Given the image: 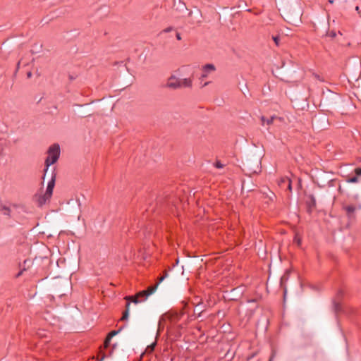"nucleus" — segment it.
<instances>
[{
  "mask_svg": "<svg viewBox=\"0 0 361 361\" xmlns=\"http://www.w3.org/2000/svg\"><path fill=\"white\" fill-rule=\"evenodd\" d=\"M60 156V147L58 144L51 145L47 151V157L45 159V166L44 171L43 180L45 179L48 173L49 167L55 164Z\"/></svg>",
  "mask_w": 361,
  "mask_h": 361,
  "instance_id": "f257e3e1",
  "label": "nucleus"
},
{
  "mask_svg": "<svg viewBox=\"0 0 361 361\" xmlns=\"http://www.w3.org/2000/svg\"><path fill=\"white\" fill-rule=\"evenodd\" d=\"M167 277H168V273L166 271H165L164 275L159 279V281L154 286L149 287L147 290L139 292L135 296H127V297H126V300H129L132 299V301L134 303H137L138 302H140L138 300V298H140V297H145V300L148 296H149L153 293H154V291L157 290V287L159 286V284L161 282H162Z\"/></svg>",
  "mask_w": 361,
  "mask_h": 361,
  "instance_id": "f03ea898",
  "label": "nucleus"
},
{
  "mask_svg": "<svg viewBox=\"0 0 361 361\" xmlns=\"http://www.w3.org/2000/svg\"><path fill=\"white\" fill-rule=\"evenodd\" d=\"M55 181L56 173L54 170H52L51 172L50 180L48 182L45 193L43 195H40L37 197V202L40 206L44 204L51 198L55 185Z\"/></svg>",
  "mask_w": 361,
  "mask_h": 361,
  "instance_id": "7ed1b4c3",
  "label": "nucleus"
},
{
  "mask_svg": "<svg viewBox=\"0 0 361 361\" xmlns=\"http://www.w3.org/2000/svg\"><path fill=\"white\" fill-rule=\"evenodd\" d=\"M342 208L345 212L347 216L349 218H352L354 216L355 212L361 209V204L358 203L343 204Z\"/></svg>",
  "mask_w": 361,
  "mask_h": 361,
  "instance_id": "20e7f679",
  "label": "nucleus"
},
{
  "mask_svg": "<svg viewBox=\"0 0 361 361\" xmlns=\"http://www.w3.org/2000/svg\"><path fill=\"white\" fill-rule=\"evenodd\" d=\"M166 87L171 89H178L182 87V82L176 76H170L166 82Z\"/></svg>",
  "mask_w": 361,
  "mask_h": 361,
  "instance_id": "39448f33",
  "label": "nucleus"
},
{
  "mask_svg": "<svg viewBox=\"0 0 361 361\" xmlns=\"http://www.w3.org/2000/svg\"><path fill=\"white\" fill-rule=\"evenodd\" d=\"M216 70L215 66L213 64H207L202 67V73L201 75L202 78H206L209 75L214 72Z\"/></svg>",
  "mask_w": 361,
  "mask_h": 361,
  "instance_id": "423d86ee",
  "label": "nucleus"
},
{
  "mask_svg": "<svg viewBox=\"0 0 361 361\" xmlns=\"http://www.w3.org/2000/svg\"><path fill=\"white\" fill-rule=\"evenodd\" d=\"M180 81L182 82V87H190L192 86V80L190 78H185Z\"/></svg>",
  "mask_w": 361,
  "mask_h": 361,
  "instance_id": "0eeeda50",
  "label": "nucleus"
},
{
  "mask_svg": "<svg viewBox=\"0 0 361 361\" xmlns=\"http://www.w3.org/2000/svg\"><path fill=\"white\" fill-rule=\"evenodd\" d=\"M261 120L263 125L265 123H267V125H270L273 123L274 117H271L270 118H266L265 117L262 116Z\"/></svg>",
  "mask_w": 361,
  "mask_h": 361,
  "instance_id": "6e6552de",
  "label": "nucleus"
},
{
  "mask_svg": "<svg viewBox=\"0 0 361 361\" xmlns=\"http://www.w3.org/2000/svg\"><path fill=\"white\" fill-rule=\"evenodd\" d=\"M129 306H130V302H128L127 305H126V310L125 311V312L123 313L122 317H121V320H126L128 319V312H129Z\"/></svg>",
  "mask_w": 361,
  "mask_h": 361,
  "instance_id": "1a4fd4ad",
  "label": "nucleus"
},
{
  "mask_svg": "<svg viewBox=\"0 0 361 361\" xmlns=\"http://www.w3.org/2000/svg\"><path fill=\"white\" fill-rule=\"evenodd\" d=\"M281 182L282 183H285V182H287L288 183V188L290 191L292 190V186H291V181L289 178H282L281 179Z\"/></svg>",
  "mask_w": 361,
  "mask_h": 361,
  "instance_id": "9d476101",
  "label": "nucleus"
},
{
  "mask_svg": "<svg viewBox=\"0 0 361 361\" xmlns=\"http://www.w3.org/2000/svg\"><path fill=\"white\" fill-rule=\"evenodd\" d=\"M358 180H358V177L354 176V177L348 178L347 180V182L349 183H357Z\"/></svg>",
  "mask_w": 361,
  "mask_h": 361,
  "instance_id": "9b49d317",
  "label": "nucleus"
},
{
  "mask_svg": "<svg viewBox=\"0 0 361 361\" xmlns=\"http://www.w3.org/2000/svg\"><path fill=\"white\" fill-rule=\"evenodd\" d=\"M118 333V331H111L109 334V337L106 338V343L108 342L111 338L114 336H115L116 334Z\"/></svg>",
  "mask_w": 361,
  "mask_h": 361,
  "instance_id": "f8f14e48",
  "label": "nucleus"
},
{
  "mask_svg": "<svg viewBox=\"0 0 361 361\" xmlns=\"http://www.w3.org/2000/svg\"><path fill=\"white\" fill-rule=\"evenodd\" d=\"M354 172H355V176H357V177L360 176H361V168H356L354 170Z\"/></svg>",
  "mask_w": 361,
  "mask_h": 361,
  "instance_id": "ddd939ff",
  "label": "nucleus"
},
{
  "mask_svg": "<svg viewBox=\"0 0 361 361\" xmlns=\"http://www.w3.org/2000/svg\"><path fill=\"white\" fill-rule=\"evenodd\" d=\"M357 96L361 100V86H358L357 88Z\"/></svg>",
  "mask_w": 361,
  "mask_h": 361,
  "instance_id": "4468645a",
  "label": "nucleus"
},
{
  "mask_svg": "<svg viewBox=\"0 0 361 361\" xmlns=\"http://www.w3.org/2000/svg\"><path fill=\"white\" fill-rule=\"evenodd\" d=\"M273 40L274 41L275 44L279 46V37L278 36L273 37Z\"/></svg>",
  "mask_w": 361,
  "mask_h": 361,
  "instance_id": "2eb2a0df",
  "label": "nucleus"
},
{
  "mask_svg": "<svg viewBox=\"0 0 361 361\" xmlns=\"http://www.w3.org/2000/svg\"><path fill=\"white\" fill-rule=\"evenodd\" d=\"M199 307H200V305H197L195 307V312H198V316H200L201 312H202V310L200 308H199Z\"/></svg>",
  "mask_w": 361,
  "mask_h": 361,
  "instance_id": "dca6fc26",
  "label": "nucleus"
},
{
  "mask_svg": "<svg viewBox=\"0 0 361 361\" xmlns=\"http://www.w3.org/2000/svg\"><path fill=\"white\" fill-rule=\"evenodd\" d=\"M173 28L172 27H169L163 30L164 32H169L172 31Z\"/></svg>",
  "mask_w": 361,
  "mask_h": 361,
  "instance_id": "f3484780",
  "label": "nucleus"
},
{
  "mask_svg": "<svg viewBox=\"0 0 361 361\" xmlns=\"http://www.w3.org/2000/svg\"><path fill=\"white\" fill-rule=\"evenodd\" d=\"M216 167L218 168V169H221L223 168V164L220 162H216V164H215Z\"/></svg>",
  "mask_w": 361,
  "mask_h": 361,
  "instance_id": "a211bd4d",
  "label": "nucleus"
},
{
  "mask_svg": "<svg viewBox=\"0 0 361 361\" xmlns=\"http://www.w3.org/2000/svg\"><path fill=\"white\" fill-rule=\"evenodd\" d=\"M176 39H177L178 40H181V39H182V38H181V36H180V33H179V32H177V33H176Z\"/></svg>",
  "mask_w": 361,
  "mask_h": 361,
  "instance_id": "6ab92c4d",
  "label": "nucleus"
},
{
  "mask_svg": "<svg viewBox=\"0 0 361 361\" xmlns=\"http://www.w3.org/2000/svg\"><path fill=\"white\" fill-rule=\"evenodd\" d=\"M3 154L2 143H0V156Z\"/></svg>",
  "mask_w": 361,
  "mask_h": 361,
  "instance_id": "aec40b11",
  "label": "nucleus"
},
{
  "mask_svg": "<svg viewBox=\"0 0 361 361\" xmlns=\"http://www.w3.org/2000/svg\"><path fill=\"white\" fill-rule=\"evenodd\" d=\"M27 75V78H30L32 76L31 72H28Z\"/></svg>",
  "mask_w": 361,
  "mask_h": 361,
  "instance_id": "412c9836",
  "label": "nucleus"
},
{
  "mask_svg": "<svg viewBox=\"0 0 361 361\" xmlns=\"http://www.w3.org/2000/svg\"><path fill=\"white\" fill-rule=\"evenodd\" d=\"M355 9H356V11H359V10H360L359 6H356Z\"/></svg>",
  "mask_w": 361,
  "mask_h": 361,
  "instance_id": "4be33fe9",
  "label": "nucleus"
},
{
  "mask_svg": "<svg viewBox=\"0 0 361 361\" xmlns=\"http://www.w3.org/2000/svg\"><path fill=\"white\" fill-rule=\"evenodd\" d=\"M329 2L332 4L334 2V1L333 0H329Z\"/></svg>",
  "mask_w": 361,
  "mask_h": 361,
  "instance_id": "5701e85b",
  "label": "nucleus"
},
{
  "mask_svg": "<svg viewBox=\"0 0 361 361\" xmlns=\"http://www.w3.org/2000/svg\"><path fill=\"white\" fill-rule=\"evenodd\" d=\"M208 83H209V82H205V83L204 84V86L207 85Z\"/></svg>",
  "mask_w": 361,
  "mask_h": 361,
  "instance_id": "b1692460",
  "label": "nucleus"
},
{
  "mask_svg": "<svg viewBox=\"0 0 361 361\" xmlns=\"http://www.w3.org/2000/svg\"><path fill=\"white\" fill-rule=\"evenodd\" d=\"M272 359H273V357H271V358H270V360H269V361H271V360H272Z\"/></svg>",
  "mask_w": 361,
  "mask_h": 361,
  "instance_id": "393cba45",
  "label": "nucleus"
}]
</instances>
